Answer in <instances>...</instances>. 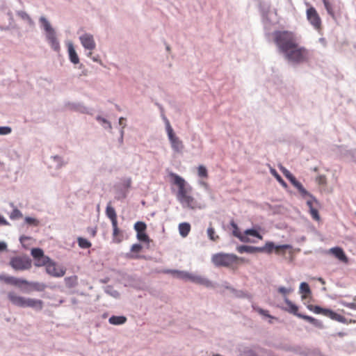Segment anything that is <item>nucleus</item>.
Instances as JSON below:
<instances>
[{
  "label": "nucleus",
  "instance_id": "obj_1",
  "mask_svg": "<svg viewBox=\"0 0 356 356\" xmlns=\"http://www.w3.org/2000/svg\"><path fill=\"white\" fill-rule=\"evenodd\" d=\"M273 41L280 52L290 62L300 63L309 59L308 50L300 46L296 34L289 31H276L273 33Z\"/></svg>",
  "mask_w": 356,
  "mask_h": 356
},
{
  "label": "nucleus",
  "instance_id": "obj_2",
  "mask_svg": "<svg viewBox=\"0 0 356 356\" xmlns=\"http://www.w3.org/2000/svg\"><path fill=\"white\" fill-rule=\"evenodd\" d=\"M170 176L173 184L178 187L177 197L182 206L191 209H202V205L190 195L191 187L186 185V181L175 173H170Z\"/></svg>",
  "mask_w": 356,
  "mask_h": 356
},
{
  "label": "nucleus",
  "instance_id": "obj_3",
  "mask_svg": "<svg viewBox=\"0 0 356 356\" xmlns=\"http://www.w3.org/2000/svg\"><path fill=\"white\" fill-rule=\"evenodd\" d=\"M213 264L218 267H227L236 270L239 263H246L248 260L243 257H238L234 254L220 252L214 254L211 257Z\"/></svg>",
  "mask_w": 356,
  "mask_h": 356
},
{
  "label": "nucleus",
  "instance_id": "obj_4",
  "mask_svg": "<svg viewBox=\"0 0 356 356\" xmlns=\"http://www.w3.org/2000/svg\"><path fill=\"white\" fill-rule=\"evenodd\" d=\"M8 300L15 306L20 307H31L38 309H42L43 302L40 300L26 298L11 291L8 293Z\"/></svg>",
  "mask_w": 356,
  "mask_h": 356
},
{
  "label": "nucleus",
  "instance_id": "obj_5",
  "mask_svg": "<svg viewBox=\"0 0 356 356\" xmlns=\"http://www.w3.org/2000/svg\"><path fill=\"white\" fill-rule=\"evenodd\" d=\"M40 20L47 33V38L51 44V48L56 51H59L60 44L56 37L54 30L52 29L49 22L44 17H42Z\"/></svg>",
  "mask_w": 356,
  "mask_h": 356
},
{
  "label": "nucleus",
  "instance_id": "obj_6",
  "mask_svg": "<svg viewBox=\"0 0 356 356\" xmlns=\"http://www.w3.org/2000/svg\"><path fill=\"white\" fill-rule=\"evenodd\" d=\"M308 309L318 314H323L325 316L329 317L330 318L337 321L338 322L343 323L345 322V317L333 312L329 309H324L319 306H314L312 305H309L307 306Z\"/></svg>",
  "mask_w": 356,
  "mask_h": 356
},
{
  "label": "nucleus",
  "instance_id": "obj_7",
  "mask_svg": "<svg viewBox=\"0 0 356 356\" xmlns=\"http://www.w3.org/2000/svg\"><path fill=\"white\" fill-rule=\"evenodd\" d=\"M166 129L168 139L172 149L176 152H181L184 149L182 141L175 134L168 120H166Z\"/></svg>",
  "mask_w": 356,
  "mask_h": 356
},
{
  "label": "nucleus",
  "instance_id": "obj_8",
  "mask_svg": "<svg viewBox=\"0 0 356 356\" xmlns=\"http://www.w3.org/2000/svg\"><path fill=\"white\" fill-rule=\"evenodd\" d=\"M10 265L15 270H28L31 267V263L29 258L19 256L12 257Z\"/></svg>",
  "mask_w": 356,
  "mask_h": 356
},
{
  "label": "nucleus",
  "instance_id": "obj_9",
  "mask_svg": "<svg viewBox=\"0 0 356 356\" xmlns=\"http://www.w3.org/2000/svg\"><path fill=\"white\" fill-rule=\"evenodd\" d=\"M307 19L316 30H321V19L314 7H310L307 10Z\"/></svg>",
  "mask_w": 356,
  "mask_h": 356
},
{
  "label": "nucleus",
  "instance_id": "obj_10",
  "mask_svg": "<svg viewBox=\"0 0 356 356\" xmlns=\"http://www.w3.org/2000/svg\"><path fill=\"white\" fill-rule=\"evenodd\" d=\"M44 266L46 267V272L53 277H63L65 270L56 265L55 262L49 259V261Z\"/></svg>",
  "mask_w": 356,
  "mask_h": 356
},
{
  "label": "nucleus",
  "instance_id": "obj_11",
  "mask_svg": "<svg viewBox=\"0 0 356 356\" xmlns=\"http://www.w3.org/2000/svg\"><path fill=\"white\" fill-rule=\"evenodd\" d=\"M79 40L86 49L92 51L95 49L96 43L92 34L84 33L79 37Z\"/></svg>",
  "mask_w": 356,
  "mask_h": 356
},
{
  "label": "nucleus",
  "instance_id": "obj_12",
  "mask_svg": "<svg viewBox=\"0 0 356 356\" xmlns=\"http://www.w3.org/2000/svg\"><path fill=\"white\" fill-rule=\"evenodd\" d=\"M134 229L137 232V238L143 242L149 241V236L145 233L147 225L145 222L138 221L135 223Z\"/></svg>",
  "mask_w": 356,
  "mask_h": 356
},
{
  "label": "nucleus",
  "instance_id": "obj_13",
  "mask_svg": "<svg viewBox=\"0 0 356 356\" xmlns=\"http://www.w3.org/2000/svg\"><path fill=\"white\" fill-rule=\"evenodd\" d=\"M0 280L4 282L6 284L13 285L19 288H22V286H25V283H27V280H26L4 275H0Z\"/></svg>",
  "mask_w": 356,
  "mask_h": 356
},
{
  "label": "nucleus",
  "instance_id": "obj_14",
  "mask_svg": "<svg viewBox=\"0 0 356 356\" xmlns=\"http://www.w3.org/2000/svg\"><path fill=\"white\" fill-rule=\"evenodd\" d=\"M0 280L4 282L6 284L13 285L19 288H22V286H25V283H27V280H26L4 275H0Z\"/></svg>",
  "mask_w": 356,
  "mask_h": 356
},
{
  "label": "nucleus",
  "instance_id": "obj_15",
  "mask_svg": "<svg viewBox=\"0 0 356 356\" xmlns=\"http://www.w3.org/2000/svg\"><path fill=\"white\" fill-rule=\"evenodd\" d=\"M31 255L37 260L35 266H42L49 261V257L44 255L43 251L40 248H33L31 250Z\"/></svg>",
  "mask_w": 356,
  "mask_h": 356
},
{
  "label": "nucleus",
  "instance_id": "obj_16",
  "mask_svg": "<svg viewBox=\"0 0 356 356\" xmlns=\"http://www.w3.org/2000/svg\"><path fill=\"white\" fill-rule=\"evenodd\" d=\"M308 196L311 197L310 200L307 201V204L309 208V213L314 220L319 221L321 218L318 209L314 205V204L317 205L318 202L311 194Z\"/></svg>",
  "mask_w": 356,
  "mask_h": 356
},
{
  "label": "nucleus",
  "instance_id": "obj_17",
  "mask_svg": "<svg viewBox=\"0 0 356 356\" xmlns=\"http://www.w3.org/2000/svg\"><path fill=\"white\" fill-rule=\"evenodd\" d=\"M329 252L334 255L337 259H338L340 261L348 264V258L346 255L343 250L339 247L332 248L329 250Z\"/></svg>",
  "mask_w": 356,
  "mask_h": 356
},
{
  "label": "nucleus",
  "instance_id": "obj_18",
  "mask_svg": "<svg viewBox=\"0 0 356 356\" xmlns=\"http://www.w3.org/2000/svg\"><path fill=\"white\" fill-rule=\"evenodd\" d=\"M25 286L26 287L23 290L27 293H29L32 291H43L46 288V285L43 283L29 281H27V283H25Z\"/></svg>",
  "mask_w": 356,
  "mask_h": 356
},
{
  "label": "nucleus",
  "instance_id": "obj_19",
  "mask_svg": "<svg viewBox=\"0 0 356 356\" xmlns=\"http://www.w3.org/2000/svg\"><path fill=\"white\" fill-rule=\"evenodd\" d=\"M286 178L290 181L293 186L298 190L302 197L310 195V193L303 187L300 182L296 180V177L292 174L289 175Z\"/></svg>",
  "mask_w": 356,
  "mask_h": 356
},
{
  "label": "nucleus",
  "instance_id": "obj_20",
  "mask_svg": "<svg viewBox=\"0 0 356 356\" xmlns=\"http://www.w3.org/2000/svg\"><path fill=\"white\" fill-rule=\"evenodd\" d=\"M67 50L69 54L70 60L73 64H78L79 63V58L74 49L73 44L72 42H69L67 44Z\"/></svg>",
  "mask_w": 356,
  "mask_h": 356
},
{
  "label": "nucleus",
  "instance_id": "obj_21",
  "mask_svg": "<svg viewBox=\"0 0 356 356\" xmlns=\"http://www.w3.org/2000/svg\"><path fill=\"white\" fill-rule=\"evenodd\" d=\"M230 225L233 228L232 234L234 236L238 238L242 242H248V238L246 237V236H244V235H243L241 234V232L239 230V228H238V225H236V223L234 220H232L230 222Z\"/></svg>",
  "mask_w": 356,
  "mask_h": 356
},
{
  "label": "nucleus",
  "instance_id": "obj_22",
  "mask_svg": "<svg viewBox=\"0 0 356 356\" xmlns=\"http://www.w3.org/2000/svg\"><path fill=\"white\" fill-rule=\"evenodd\" d=\"M284 302L286 305L285 310L289 313L293 314L298 317V314H300L298 312V307L295 304H293L287 297L284 298Z\"/></svg>",
  "mask_w": 356,
  "mask_h": 356
},
{
  "label": "nucleus",
  "instance_id": "obj_23",
  "mask_svg": "<svg viewBox=\"0 0 356 356\" xmlns=\"http://www.w3.org/2000/svg\"><path fill=\"white\" fill-rule=\"evenodd\" d=\"M106 214L107 217L111 220L112 224H115L118 222L117 214L113 207L108 204L106 209Z\"/></svg>",
  "mask_w": 356,
  "mask_h": 356
},
{
  "label": "nucleus",
  "instance_id": "obj_24",
  "mask_svg": "<svg viewBox=\"0 0 356 356\" xmlns=\"http://www.w3.org/2000/svg\"><path fill=\"white\" fill-rule=\"evenodd\" d=\"M275 248V245L273 242L268 241L266 244L261 248H257V252H266L267 254H271Z\"/></svg>",
  "mask_w": 356,
  "mask_h": 356
},
{
  "label": "nucleus",
  "instance_id": "obj_25",
  "mask_svg": "<svg viewBox=\"0 0 356 356\" xmlns=\"http://www.w3.org/2000/svg\"><path fill=\"white\" fill-rule=\"evenodd\" d=\"M191 231V225L188 222H181L179 225V232L182 237H186Z\"/></svg>",
  "mask_w": 356,
  "mask_h": 356
},
{
  "label": "nucleus",
  "instance_id": "obj_26",
  "mask_svg": "<svg viewBox=\"0 0 356 356\" xmlns=\"http://www.w3.org/2000/svg\"><path fill=\"white\" fill-rule=\"evenodd\" d=\"M127 321L126 317L120 316H112L109 318L108 322L112 325H122L124 323Z\"/></svg>",
  "mask_w": 356,
  "mask_h": 356
},
{
  "label": "nucleus",
  "instance_id": "obj_27",
  "mask_svg": "<svg viewBox=\"0 0 356 356\" xmlns=\"http://www.w3.org/2000/svg\"><path fill=\"white\" fill-rule=\"evenodd\" d=\"M257 247L248 246V245H241L237 248V251L239 253L248 252V253H253L257 251Z\"/></svg>",
  "mask_w": 356,
  "mask_h": 356
},
{
  "label": "nucleus",
  "instance_id": "obj_28",
  "mask_svg": "<svg viewBox=\"0 0 356 356\" xmlns=\"http://www.w3.org/2000/svg\"><path fill=\"white\" fill-rule=\"evenodd\" d=\"M291 248H292L291 245H287V244L280 245H275L274 251L277 254L284 255L286 250H289V249H291Z\"/></svg>",
  "mask_w": 356,
  "mask_h": 356
},
{
  "label": "nucleus",
  "instance_id": "obj_29",
  "mask_svg": "<svg viewBox=\"0 0 356 356\" xmlns=\"http://www.w3.org/2000/svg\"><path fill=\"white\" fill-rule=\"evenodd\" d=\"M298 317L308 321L310 323H312L313 325H314L316 326H321V322H319L318 320H316V318H314L312 316H309L307 315H304V314H298Z\"/></svg>",
  "mask_w": 356,
  "mask_h": 356
},
{
  "label": "nucleus",
  "instance_id": "obj_30",
  "mask_svg": "<svg viewBox=\"0 0 356 356\" xmlns=\"http://www.w3.org/2000/svg\"><path fill=\"white\" fill-rule=\"evenodd\" d=\"M78 245L81 248L87 249L92 246V243L86 238L79 237L77 238Z\"/></svg>",
  "mask_w": 356,
  "mask_h": 356
},
{
  "label": "nucleus",
  "instance_id": "obj_31",
  "mask_svg": "<svg viewBox=\"0 0 356 356\" xmlns=\"http://www.w3.org/2000/svg\"><path fill=\"white\" fill-rule=\"evenodd\" d=\"M112 226H113V240L117 242V243H120L121 241V238H118L120 234V231L118 227V222H115V224H112Z\"/></svg>",
  "mask_w": 356,
  "mask_h": 356
},
{
  "label": "nucleus",
  "instance_id": "obj_32",
  "mask_svg": "<svg viewBox=\"0 0 356 356\" xmlns=\"http://www.w3.org/2000/svg\"><path fill=\"white\" fill-rule=\"evenodd\" d=\"M207 234L210 240L217 241L219 239L218 235L216 234L214 228L211 225L207 229Z\"/></svg>",
  "mask_w": 356,
  "mask_h": 356
},
{
  "label": "nucleus",
  "instance_id": "obj_33",
  "mask_svg": "<svg viewBox=\"0 0 356 356\" xmlns=\"http://www.w3.org/2000/svg\"><path fill=\"white\" fill-rule=\"evenodd\" d=\"M197 174L200 177H203V178H206V179L208 177L207 170L206 167H204V165H201L198 166Z\"/></svg>",
  "mask_w": 356,
  "mask_h": 356
},
{
  "label": "nucleus",
  "instance_id": "obj_34",
  "mask_svg": "<svg viewBox=\"0 0 356 356\" xmlns=\"http://www.w3.org/2000/svg\"><path fill=\"white\" fill-rule=\"evenodd\" d=\"M300 292L301 293L309 294L311 293L309 286L306 282H302L300 285Z\"/></svg>",
  "mask_w": 356,
  "mask_h": 356
},
{
  "label": "nucleus",
  "instance_id": "obj_35",
  "mask_svg": "<svg viewBox=\"0 0 356 356\" xmlns=\"http://www.w3.org/2000/svg\"><path fill=\"white\" fill-rule=\"evenodd\" d=\"M244 233H245V235H246V236L250 235V236L257 237L260 239L262 238V236L260 235V234L257 230L253 229H246Z\"/></svg>",
  "mask_w": 356,
  "mask_h": 356
},
{
  "label": "nucleus",
  "instance_id": "obj_36",
  "mask_svg": "<svg viewBox=\"0 0 356 356\" xmlns=\"http://www.w3.org/2000/svg\"><path fill=\"white\" fill-rule=\"evenodd\" d=\"M182 277H187V278H188V279L191 280L192 281H193L195 282H197V283H201V284L204 283L203 279L201 278V277H199L192 276V275H189L188 274H186V275H184V276H182Z\"/></svg>",
  "mask_w": 356,
  "mask_h": 356
},
{
  "label": "nucleus",
  "instance_id": "obj_37",
  "mask_svg": "<svg viewBox=\"0 0 356 356\" xmlns=\"http://www.w3.org/2000/svg\"><path fill=\"white\" fill-rule=\"evenodd\" d=\"M272 173L273 175L275 176V177L276 178V179L283 186H286V182L283 180V179L280 177V175H279L277 174V172L273 170H272Z\"/></svg>",
  "mask_w": 356,
  "mask_h": 356
},
{
  "label": "nucleus",
  "instance_id": "obj_38",
  "mask_svg": "<svg viewBox=\"0 0 356 356\" xmlns=\"http://www.w3.org/2000/svg\"><path fill=\"white\" fill-rule=\"evenodd\" d=\"M142 248H143V247L141 245L136 243V244H134L131 246V250L132 252L138 253L141 251Z\"/></svg>",
  "mask_w": 356,
  "mask_h": 356
},
{
  "label": "nucleus",
  "instance_id": "obj_39",
  "mask_svg": "<svg viewBox=\"0 0 356 356\" xmlns=\"http://www.w3.org/2000/svg\"><path fill=\"white\" fill-rule=\"evenodd\" d=\"M324 5H325V7L327 11V13L332 15V17L334 16V13H333V10H332V6L330 4V3L328 1H327L326 0H324Z\"/></svg>",
  "mask_w": 356,
  "mask_h": 356
},
{
  "label": "nucleus",
  "instance_id": "obj_40",
  "mask_svg": "<svg viewBox=\"0 0 356 356\" xmlns=\"http://www.w3.org/2000/svg\"><path fill=\"white\" fill-rule=\"evenodd\" d=\"M11 132V129L8 127H0V135H6Z\"/></svg>",
  "mask_w": 356,
  "mask_h": 356
},
{
  "label": "nucleus",
  "instance_id": "obj_41",
  "mask_svg": "<svg viewBox=\"0 0 356 356\" xmlns=\"http://www.w3.org/2000/svg\"><path fill=\"white\" fill-rule=\"evenodd\" d=\"M291 289H286L284 286H280L278 288V292L283 294V295H286L288 293H289L290 292H291Z\"/></svg>",
  "mask_w": 356,
  "mask_h": 356
},
{
  "label": "nucleus",
  "instance_id": "obj_42",
  "mask_svg": "<svg viewBox=\"0 0 356 356\" xmlns=\"http://www.w3.org/2000/svg\"><path fill=\"white\" fill-rule=\"evenodd\" d=\"M255 309L261 315H263V316H267L269 318H272V316L268 314V312L267 310H264L261 308H257Z\"/></svg>",
  "mask_w": 356,
  "mask_h": 356
},
{
  "label": "nucleus",
  "instance_id": "obj_43",
  "mask_svg": "<svg viewBox=\"0 0 356 356\" xmlns=\"http://www.w3.org/2000/svg\"><path fill=\"white\" fill-rule=\"evenodd\" d=\"M317 181L319 184L324 185L326 184V177L325 175H320L317 177Z\"/></svg>",
  "mask_w": 356,
  "mask_h": 356
},
{
  "label": "nucleus",
  "instance_id": "obj_44",
  "mask_svg": "<svg viewBox=\"0 0 356 356\" xmlns=\"http://www.w3.org/2000/svg\"><path fill=\"white\" fill-rule=\"evenodd\" d=\"M281 171L282 172V173L284 174V175L286 177L288 176H289V175H291V173L287 170L285 168H283L282 167L280 168Z\"/></svg>",
  "mask_w": 356,
  "mask_h": 356
},
{
  "label": "nucleus",
  "instance_id": "obj_45",
  "mask_svg": "<svg viewBox=\"0 0 356 356\" xmlns=\"http://www.w3.org/2000/svg\"><path fill=\"white\" fill-rule=\"evenodd\" d=\"M25 220L26 222H28L29 224L34 223L36 221L35 219L30 218V217L26 218Z\"/></svg>",
  "mask_w": 356,
  "mask_h": 356
},
{
  "label": "nucleus",
  "instance_id": "obj_46",
  "mask_svg": "<svg viewBox=\"0 0 356 356\" xmlns=\"http://www.w3.org/2000/svg\"><path fill=\"white\" fill-rule=\"evenodd\" d=\"M7 245L4 242H0V251H3L6 249Z\"/></svg>",
  "mask_w": 356,
  "mask_h": 356
},
{
  "label": "nucleus",
  "instance_id": "obj_47",
  "mask_svg": "<svg viewBox=\"0 0 356 356\" xmlns=\"http://www.w3.org/2000/svg\"><path fill=\"white\" fill-rule=\"evenodd\" d=\"M0 224H2V225H7L8 222L7 221L0 216Z\"/></svg>",
  "mask_w": 356,
  "mask_h": 356
},
{
  "label": "nucleus",
  "instance_id": "obj_48",
  "mask_svg": "<svg viewBox=\"0 0 356 356\" xmlns=\"http://www.w3.org/2000/svg\"><path fill=\"white\" fill-rule=\"evenodd\" d=\"M90 234L92 235V236H95L96 235V232H97L96 229L91 228V229H90Z\"/></svg>",
  "mask_w": 356,
  "mask_h": 356
},
{
  "label": "nucleus",
  "instance_id": "obj_49",
  "mask_svg": "<svg viewBox=\"0 0 356 356\" xmlns=\"http://www.w3.org/2000/svg\"><path fill=\"white\" fill-rule=\"evenodd\" d=\"M131 179L129 178V179H128L126 181V186H127V187H129V186H130V185H131Z\"/></svg>",
  "mask_w": 356,
  "mask_h": 356
},
{
  "label": "nucleus",
  "instance_id": "obj_50",
  "mask_svg": "<svg viewBox=\"0 0 356 356\" xmlns=\"http://www.w3.org/2000/svg\"><path fill=\"white\" fill-rule=\"evenodd\" d=\"M98 120H100V121H102L104 122H106L108 123V124H110L106 120L103 119V118H98ZM109 127H111V125H109Z\"/></svg>",
  "mask_w": 356,
  "mask_h": 356
},
{
  "label": "nucleus",
  "instance_id": "obj_51",
  "mask_svg": "<svg viewBox=\"0 0 356 356\" xmlns=\"http://www.w3.org/2000/svg\"><path fill=\"white\" fill-rule=\"evenodd\" d=\"M124 120H125V119H124V118H120V120H119V123H120V125H122V123H123V121H124Z\"/></svg>",
  "mask_w": 356,
  "mask_h": 356
},
{
  "label": "nucleus",
  "instance_id": "obj_52",
  "mask_svg": "<svg viewBox=\"0 0 356 356\" xmlns=\"http://www.w3.org/2000/svg\"><path fill=\"white\" fill-rule=\"evenodd\" d=\"M91 55H92V52H91V51H90V52L88 53V56L90 57V56H91Z\"/></svg>",
  "mask_w": 356,
  "mask_h": 356
},
{
  "label": "nucleus",
  "instance_id": "obj_53",
  "mask_svg": "<svg viewBox=\"0 0 356 356\" xmlns=\"http://www.w3.org/2000/svg\"><path fill=\"white\" fill-rule=\"evenodd\" d=\"M92 60H93L94 61H97V60H98L96 58H92Z\"/></svg>",
  "mask_w": 356,
  "mask_h": 356
},
{
  "label": "nucleus",
  "instance_id": "obj_54",
  "mask_svg": "<svg viewBox=\"0 0 356 356\" xmlns=\"http://www.w3.org/2000/svg\"><path fill=\"white\" fill-rule=\"evenodd\" d=\"M130 257H131V258H138V256H136V257L131 256Z\"/></svg>",
  "mask_w": 356,
  "mask_h": 356
},
{
  "label": "nucleus",
  "instance_id": "obj_55",
  "mask_svg": "<svg viewBox=\"0 0 356 356\" xmlns=\"http://www.w3.org/2000/svg\"><path fill=\"white\" fill-rule=\"evenodd\" d=\"M302 298H306V296H305V295H303V296H302Z\"/></svg>",
  "mask_w": 356,
  "mask_h": 356
},
{
  "label": "nucleus",
  "instance_id": "obj_56",
  "mask_svg": "<svg viewBox=\"0 0 356 356\" xmlns=\"http://www.w3.org/2000/svg\"><path fill=\"white\" fill-rule=\"evenodd\" d=\"M14 212L19 213V210H15Z\"/></svg>",
  "mask_w": 356,
  "mask_h": 356
},
{
  "label": "nucleus",
  "instance_id": "obj_57",
  "mask_svg": "<svg viewBox=\"0 0 356 356\" xmlns=\"http://www.w3.org/2000/svg\"><path fill=\"white\" fill-rule=\"evenodd\" d=\"M213 356H220L219 355H214Z\"/></svg>",
  "mask_w": 356,
  "mask_h": 356
}]
</instances>
